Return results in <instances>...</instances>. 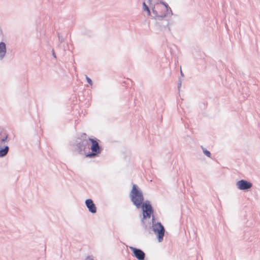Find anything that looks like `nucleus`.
<instances>
[{
  "label": "nucleus",
  "mask_w": 260,
  "mask_h": 260,
  "mask_svg": "<svg viewBox=\"0 0 260 260\" xmlns=\"http://www.w3.org/2000/svg\"><path fill=\"white\" fill-rule=\"evenodd\" d=\"M202 148L203 149V152L208 157H211V153L209 151L205 149L204 148H203V146H202Z\"/></svg>",
  "instance_id": "13"
},
{
  "label": "nucleus",
  "mask_w": 260,
  "mask_h": 260,
  "mask_svg": "<svg viewBox=\"0 0 260 260\" xmlns=\"http://www.w3.org/2000/svg\"><path fill=\"white\" fill-rule=\"evenodd\" d=\"M152 228L153 231L157 236L158 241L161 242L163 240L165 232L164 226L160 222H157L156 223L153 224Z\"/></svg>",
  "instance_id": "5"
},
{
  "label": "nucleus",
  "mask_w": 260,
  "mask_h": 260,
  "mask_svg": "<svg viewBox=\"0 0 260 260\" xmlns=\"http://www.w3.org/2000/svg\"><path fill=\"white\" fill-rule=\"evenodd\" d=\"M7 52L6 45L4 42H0V60H2Z\"/></svg>",
  "instance_id": "10"
},
{
  "label": "nucleus",
  "mask_w": 260,
  "mask_h": 260,
  "mask_svg": "<svg viewBox=\"0 0 260 260\" xmlns=\"http://www.w3.org/2000/svg\"><path fill=\"white\" fill-rule=\"evenodd\" d=\"M151 1V0H148L149 3H150Z\"/></svg>",
  "instance_id": "25"
},
{
  "label": "nucleus",
  "mask_w": 260,
  "mask_h": 260,
  "mask_svg": "<svg viewBox=\"0 0 260 260\" xmlns=\"http://www.w3.org/2000/svg\"><path fill=\"white\" fill-rule=\"evenodd\" d=\"M89 138H87L86 134H82L81 138L76 141L75 149L80 154H84L86 155L90 150V144Z\"/></svg>",
  "instance_id": "2"
},
{
  "label": "nucleus",
  "mask_w": 260,
  "mask_h": 260,
  "mask_svg": "<svg viewBox=\"0 0 260 260\" xmlns=\"http://www.w3.org/2000/svg\"><path fill=\"white\" fill-rule=\"evenodd\" d=\"M89 140L91 143V145L90 147V150H91V151L90 152L89 150L87 154H86V156L89 158H93L98 156V155L101 152L102 148L100 146L96 140L89 138Z\"/></svg>",
  "instance_id": "3"
},
{
  "label": "nucleus",
  "mask_w": 260,
  "mask_h": 260,
  "mask_svg": "<svg viewBox=\"0 0 260 260\" xmlns=\"http://www.w3.org/2000/svg\"><path fill=\"white\" fill-rule=\"evenodd\" d=\"M1 135L2 136L1 133H0V136H1Z\"/></svg>",
  "instance_id": "26"
},
{
  "label": "nucleus",
  "mask_w": 260,
  "mask_h": 260,
  "mask_svg": "<svg viewBox=\"0 0 260 260\" xmlns=\"http://www.w3.org/2000/svg\"><path fill=\"white\" fill-rule=\"evenodd\" d=\"M178 83L182 84V80L180 78L179 79Z\"/></svg>",
  "instance_id": "22"
},
{
  "label": "nucleus",
  "mask_w": 260,
  "mask_h": 260,
  "mask_svg": "<svg viewBox=\"0 0 260 260\" xmlns=\"http://www.w3.org/2000/svg\"><path fill=\"white\" fill-rule=\"evenodd\" d=\"M181 86V84H180V83H178L177 87H178V90H180V89Z\"/></svg>",
  "instance_id": "20"
},
{
  "label": "nucleus",
  "mask_w": 260,
  "mask_h": 260,
  "mask_svg": "<svg viewBox=\"0 0 260 260\" xmlns=\"http://www.w3.org/2000/svg\"><path fill=\"white\" fill-rule=\"evenodd\" d=\"M52 55L53 56V57L56 58V56L55 53L53 49L52 50Z\"/></svg>",
  "instance_id": "17"
},
{
  "label": "nucleus",
  "mask_w": 260,
  "mask_h": 260,
  "mask_svg": "<svg viewBox=\"0 0 260 260\" xmlns=\"http://www.w3.org/2000/svg\"><path fill=\"white\" fill-rule=\"evenodd\" d=\"M178 83L182 84V80L180 78L179 79Z\"/></svg>",
  "instance_id": "21"
},
{
  "label": "nucleus",
  "mask_w": 260,
  "mask_h": 260,
  "mask_svg": "<svg viewBox=\"0 0 260 260\" xmlns=\"http://www.w3.org/2000/svg\"><path fill=\"white\" fill-rule=\"evenodd\" d=\"M160 4H162L165 7V8L166 7L167 5H168L166 3L163 1H161Z\"/></svg>",
  "instance_id": "19"
},
{
  "label": "nucleus",
  "mask_w": 260,
  "mask_h": 260,
  "mask_svg": "<svg viewBox=\"0 0 260 260\" xmlns=\"http://www.w3.org/2000/svg\"><path fill=\"white\" fill-rule=\"evenodd\" d=\"M85 204L89 212L91 213H95L96 212V207L93 201L91 199H86L85 200Z\"/></svg>",
  "instance_id": "9"
},
{
  "label": "nucleus",
  "mask_w": 260,
  "mask_h": 260,
  "mask_svg": "<svg viewBox=\"0 0 260 260\" xmlns=\"http://www.w3.org/2000/svg\"><path fill=\"white\" fill-rule=\"evenodd\" d=\"M152 221H153L154 220V217L153 215L152 216Z\"/></svg>",
  "instance_id": "24"
},
{
  "label": "nucleus",
  "mask_w": 260,
  "mask_h": 260,
  "mask_svg": "<svg viewBox=\"0 0 260 260\" xmlns=\"http://www.w3.org/2000/svg\"><path fill=\"white\" fill-rule=\"evenodd\" d=\"M143 9L144 11H146L148 15H150V11L148 6L146 4L145 2L143 3Z\"/></svg>",
  "instance_id": "12"
},
{
  "label": "nucleus",
  "mask_w": 260,
  "mask_h": 260,
  "mask_svg": "<svg viewBox=\"0 0 260 260\" xmlns=\"http://www.w3.org/2000/svg\"><path fill=\"white\" fill-rule=\"evenodd\" d=\"M9 150V147L8 146H4L0 147V157H3L6 156Z\"/></svg>",
  "instance_id": "11"
},
{
  "label": "nucleus",
  "mask_w": 260,
  "mask_h": 260,
  "mask_svg": "<svg viewBox=\"0 0 260 260\" xmlns=\"http://www.w3.org/2000/svg\"><path fill=\"white\" fill-rule=\"evenodd\" d=\"M85 260H94L92 256H88L86 258Z\"/></svg>",
  "instance_id": "18"
},
{
  "label": "nucleus",
  "mask_w": 260,
  "mask_h": 260,
  "mask_svg": "<svg viewBox=\"0 0 260 260\" xmlns=\"http://www.w3.org/2000/svg\"><path fill=\"white\" fill-rule=\"evenodd\" d=\"M143 211V218L141 220L142 223L144 222V219L147 218H150L151 214L153 213V209L148 200L144 201L141 206Z\"/></svg>",
  "instance_id": "4"
},
{
  "label": "nucleus",
  "mask_w": 260,
  "mask_h": 260,
  "mask_svg": "<svg viewBox=\"0 0 260 260\" xmlns=\"http://www.w3.org/2000/svg\"><path fill=\"white\" fill-rule=\"evenodd\" d=\"M237 187L241 190H248L252 186V183L246 180L241 179L236 183Z\"/></svg>",
  "instance_id": "7"
},
{
  "label": "nucleus",
  "mask_w": 260,
  "mask_h": 260,
  "mask_svg": "<svg viewBox=\"0 0 260 260\" xmlns=\"http://www.w3.org/2000/svg\"><path fill=\"white\" fill-rule=\"evenodd\" d=\"M86 76V79L87 80V82L91 85H92V80H91L90 78H89L87 75L85 76Z\"/></svg>",
  "instance_id": "16"
},
{
  "label": "nucleus",
  "mask_w": 260,
  "mask_h": 260,
  "mask_svg": "<svg viewBox=\"0 0 260 260\" xmlns=\"http://www.w3.org/2000/svg\"><path fill=\"white\" fill-rule=\"evenodd\" d=\"M58 41L61 43L64 41V38L62 36H60L59 33H58Z\"/></svg>",
  "instance_id": "15"
},
{
  "label": "nucleus",
  "mask_w": 260,
  "mask_h": 260,
  "mask_svg": "<svg viewBox=\"0 0 260 260\" xmlns=\"http://www.w3.org/2000/svg\"><path fill=\"white\" fill-rule=\"evenodd\" d=\"M8 137V135H5V136L4 137H3L1 138V142L2 143H5L7 141Z\"/></svg>",
  "instance_id": "14"
},
{
  "label": "nucleus",
  "mask_w": 260,
  "mask_h": 260,
  "mask_svg": "<svg viewBox=\"0 0 260 260\" xmlns=\"http://www.w3.org/2000/svg\"><path fill=\"white\" fill-rule=\"evenodd\" d=\"M166 8V13H161L159 14L155 9V7L152 8V13L154 17H157L159 18V19H161L163 18L171 16L173 14L172 12V11L171 10V8L169 6V5H167Z\"/></svg>",
  "instance_id": "6"
},
{
  "label": "nucleus",
  "mask_w": 260,
  "mask_h": 260,
  "mask_svg": "<svg viewBox=\"0 0 260 260\" xmlns=\"http://www.w3.org/2000/svg\"><path fill=\"white\" fill-rule=\"evenodd\" d=\"M129 196L133 204L137 208H140L144 201V197L142 190L139 187L134 184Z\"/></svg>",
  "instance_id": "1"
},
{
  "label": "nucleus",
  "mask_w": 260,
  "mask_h": 260,
  "mask_svg": "<svg viewBox=\"0 0 260 260\" xmlns=\"http://www.w3.org/2000/svg\"><path fill=\"white\" fill-rule=\"evenodd\" d=\"M180 74H181V76L182 77H183V76H184V75H183V73H182V70H180Z\"/></svg>",
  "instance_id": "23"
},
{
  "label": "nucleus",
  "mask_w": 260,
  "mask_h": 260,
  "mask_svg": "<svg viewBox=\"0 0 260 260\" xmlns=\"http://www.w3.org/2000/svg\"><path fill=\"white\" fill-rule=\"evenodd\" d=\"M129 248L133 252L134 256L138 260H145L146 254L142 250L132 246H129Z\"/></svg>",
  "instance_id": "8"
}]
</instances>
